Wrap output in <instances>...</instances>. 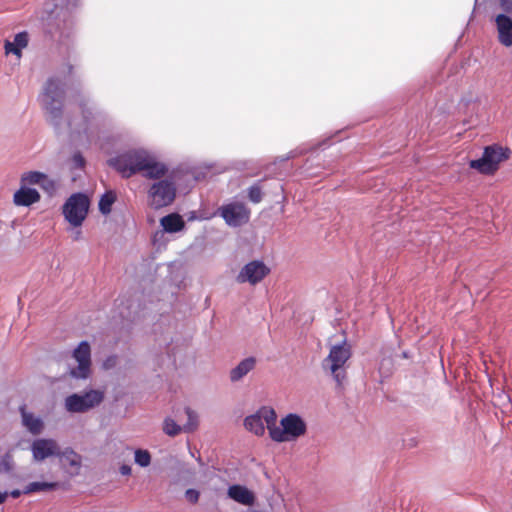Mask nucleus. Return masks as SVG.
I'll list each match as a JSON object with an SVG mask.
<instances>
[{
	"label": "nucleus",
	"mask_w": 512,
	"mask_h": 512,
	"mask_svg": "<svg viewBox=\"0 0 512 512\" xmlns=\"http://www.w3.org/2000/svg\"><path fill=\"white\" fill-rule=\"evenodd\" d=\"M57 463L70 476L78 475L81 469V457L75 450H58Z\"/></svg>",
	"instance_id": "nucleus-13"
},
{
	"label": "nucleus",
	"mask_w": 512,
	"mask_h": 512,
	"mask_svg": "<svg viewBox=\"0 0 512 512\" xmlns=\"http://www.w3.org/2000/svg\"><path fill=\"white\" fill-rule=\"evenodd\" d=\"M80 234H81V232L78 231L77 234H75V239H78Z\"/></svg>",
	"instance_id": "nucleus-39"
},
{
	"label": "nucleus",
	"mask_w": 512,
	"mask_h": 512,
	"mask_svg": "<svg viewBox=\"0 0 512 512\" xmlns=\"http://www.w3.org/2000/svg\"><path fill=\"white\" fill-rule=\"evenodd\" d=\"M14 467V461L10 453H6L0 460V473H8Z\"/></svg>",
	"instance_id": "nucleus-28"
},
{
	"label": "nucleus",
	"mask_w": 512,
	"mask_h": 512,
	"mask_svg": "<svg viewBox=\"0 0 512 512\" xmlns=\"http://www.w3.org/2000/svg\"><path fill=\"white\" fill-rule=\"evenodd\" d=\"M498 31V41L505 47L512 46V19L505 15L499 14L495 18Z\"/></svg>",
	"instance_id": "nucleus-14"
},
{
	"label": "nucleus",
	"mask_w": 512,
	"mask_h": 512,
	"mask_svg": "<svg viewBox=\"0 0 512 512\" xmlns=\"http://www.w3.org/2000/svg\"><path fill=\"white\" fill-rule=\"evenodd\" d=\"M22 414L23 425L33 434H39L43 429V422L40 418L35 417L32 413L25 411V406L20 408Z\"/></svg>",
	"instance_id": "nucleus-19"
},
{
	"label": "nucleus",
	"mask_w": 512,
	"mask_h": 512,
	"mask_svg": "<svg viewBox=\"0 0 512 512\" xmlns=\"http://www.w3.org/2000/svg\"><path fill=\"white\" fill-rule=\"evenodd\" d=\"M351 357V347L343 342L342 344L333 345L330 348L328 356L323 360L322 367L329 371L338 386H341L346 379V363Z\"/></svg>",
	"instance_id": "nucleus-4"
},
{
	"label": "nucleus",
	"mask_w": 512,
	"mask_h": 512,
	"mask_svg": "<svg viewBox=\"0 0 512 512\" xmlns=\"http://www.w3.org/2000/svg\"><path fill=\"white\" fill-rule=\"evenodd\" d=\"M104 400V392L90 390L84 394H72L65 399V408L72 413H84L98 406Z\"/></svg>",
	"instance_id": "nucleus-8"
},
{
	"label": "nucleus",
	"mask_w": 512,
	"mask_h": 512,
	"mask_svg": "<svg viewBox=\"0 0 512 512\" xmlns=\"http://www.w3.org/2000/svg\"><path fill=\"white\" fill-rule=\"evenodd\" d=\"M182 430L181 426L178 425L172 419H166L164 422V431L167 435L175 436Z\"/></svg>",
	"instance_id": "nucleus-27"
},
{
	"label": "nucleus",
	"mask_w": 512,
	"mask_h": 512,
	"mask_svg": "<svg viewBox=\"0 0 512 512\" xmlns=\"http://www.w3.org/2000/svg\"><path fill=\"white\" fill-rule=\"evenodd\" d=\"M120 473L122 475H130L131 473V466L130 465H127V464H123L121 467H120Z\"/></svg>",
	"instance_id": "nucleus-35"
},
{
	"label": "nucleus",
	"mask_w": 512,
	"mask_h": 512,
	"mask_svg": "<svg viewBox=\"0 0 512 512\" xmlns=\"http://www.w3.org/2000/svg\"><path fill=\"white\" fill-rule=\"evenodd\" d=\"M57 483L53 482H31L23 490L24 494H31L35 492H44L55 489Z\"/></svg>",
	"instance_id": "nucleus-21"
},
{
	"label": "nucleus",
	"mask_w": 512,
	"mask_h": 512,
	"mask_svg": "<svg viewBox=\"0 0 512 512\" xmlns=\"http://www.w3.org/2000/svg\"><path fill=\"white\" fill-rule=\"evenodd\" d=\"M44 178H45V175L43 173H40V172H37V171H31V172L25 173L21 177V182H22L23 185H26V184H38Z\"/></svg>",
	"instance_id": "nucleus-25"
},
{
	"label": "nucleus",
	"mask_w": 512,
	"mask_h": 512,
	"mask_svg": "<svg viewBox=\"0 0 512 512\" xmlns=\"http://www.w3.org/2000/svg\"><path fill=\"white\" fill-rule=\"evenodd\" d=\"M270 272V269L262 261L247 263L236 277L238 283H250L255 285L261 282Z\"/></svg>",
	"instance_id": "nucleus-12"
},
{
	"label": "nucleus",
	"mask_w": 512,
	"mask_h": 512,
	"mask_svg": "<svg viewBox=\"0 0 512 512\" xmlns=\"http://www.w3.org/2000/svg\"><path fill=\"white\" fill-rule=\"evenodd\" d=\"M109 165L123 177L129 178L137 173L149 179H161L168 172L164 163L144 150H131L109 160Z\"/></svg>",
	"instance_id": "nucleus-1"
},
{
	"label": "nucleus",
	"mask_w": 512,
	"mask_h": 512,
	"mask_svg": "<svg viewBox=\"0 0 512 512\" xmlns=\"http://www.w3.org/2000/svg\"><path fill=\"white\" fill-rule=\"evenodd\" d=\"M277 420L276 412L273 408L263 406L255 414L245 418L244 425L247 430L253 432L256 435H263L265 431V425L270 433V429L274 426Z\"/></svg>",
	"instance_id": "nucleus-9"
},
{
	"label": "nucleus",
	"mask_w": 512,
	"mask_h": 512,
	"mask_svg": "<svg viewBox=\"0 0 512 512\" xmlns=\"http://www.w3.org/2000/svg\"><path fill=\"white\" fill-rule=\"evenodd\" d=\"M40 200V194L37 190L21 187L15 192L13 201L17 206H30Z\"/></svg>",
	"instance_id": "nucleus-15"
},
{
	"label": "nucleus",
	"mask_w": 512,
	"mask_h": 512,
	"mask_svg": "<svg viewBox=\"0 0 512 512\" xmlns=\"http://www.w3.org/2000/svg\"><path fill=\"white\" fill-rule=\"evenodd\" d=\"M58 450H33V457L35 461H43L49 459L51 462H57Z\"/></svg>",
	"instance_id": "nucleus-23"
},
{
	"label": "nucleus",
	"mask_w": 512,
	"mask_h": 512,
	"mask_svg": "<svg viewBox=\"0 0 512 512\" xmlns=\"http://www.w3.org/2000/svg\"><path fill=\"white\" fill-rule=\"evenodd\" d=\"M72 161L76 168H83L85 165V159L80 152L73 155Z\"/></svg>",
	"instance_id": "nucleus-32"
},
{
	"label": "nucleus",
	"mask_w": 512,
	"mask_h": 512,
	"mask_svg": "<svg viewBox=\"0 0 512 512\" xmlns=\"http://www.w3.org/2000/svg\"><path fill=\"white\" fill-rule=\"evenodd\" d=\"M200 493L195 489H188L185 492V498L190 503H196L199 500Z\"/></svg>",
	"instance_id": "nucleus-31"
},
{
	"label": "nucleus",
	"mask_w": 512,
	"mask_h": 512,
	"mask_svg": "<svg viewBox=\"0 0 512 512\" xmlns=\"http://www.w3.org/2000/svg\"><path fill=\"white\" fill-rule=\"evenodd\" d=\"M510 154L509 148L492 144L484 148L481 158L471 160L469 167L480 174L492 176L499 170L500 164L510 157Z\"/></svg>",
	"instance_id": "nucleus-2"
},
{
	"label": "nucleus",
	"mask_w": 512,
	"mask_h": 512,
	"mask_svg": "<svg viewBox=\"0 0 512 512\" xmlns=\"http://www.w3.org/2000/svg\"><path fill=\"white\" fill-rule=\"evenodd\" d=\"M21 491L20 490H13L10 495L13 497V498H17L21 495Z\"/></svg>",
	"instance_id": "nucleus-36"
},
{
	"label": "nucleus",
	"mask_w": 512,
	"mask_h": 512,
	"mask_svg": "<svg viewBox=\"0 0 512 512\" xmlns=\"http://www.w3.org/2000/svg\"><path fill=\"white\" fill-rule=\"evenodd\" d=\"M185 412L188 417L187 424L184 425V430L186 431H193L197 427V415L190 409L186 408Z\"/></svg>",
	"instance_id": "nucleus-30"
},
{
	"label": "nucleus",
	"mask_w": 512,
	"mask_h": 512,
	"mask_svg": "<svg viewBox=\"0 0 512 512\" xmlns=\"http://www.w3.org/2000/svg\"><path fill=\"white\" fill-rule=\"evenodd\" d=\"M151 456L148 450H135V462L142 466L146 467L150 464Z\"/></svg>",
	"instance_id": "nucleus-26"
},
{
	"label": "nucleus",
	"mask_w": 512,
	"mask_h": 512,
	"mask_svg": "<svg viewBox=\"0 0 512 512\" xmlns=\"http://www.w3.org/2000/svg\"><path fill=\"white\" fill-rule=\"evenodd\" d=\"M256 360L254 357L243 359L235 368L230 371V380L237 382L246 376L255 368Z\"/></svg>",
	"instance_id": "nucleus-16"
},
{
	"label": "nucleus",
	"mask_w": 512,
	"mask_h": 512,
	"mask_svg": "<svg viewBox=\"0 0 512 512\" xmlns=\"http://www.w3.org/2000/svg\"><path fill=\"white\" fill-rule=\"evenodd\" d=\"M65 68H66L65 73L70 75L72 73V71H73V66L71 64H66Z\"/></svg>",
	"instance_id": "nucleus-37"
},
{
	"label": "nucleus",
	"mask_w": 512,
	"mask_h": 512,
	"mask_svg": "<svg viewBox=\"0 0 512 512\" xmlns=\"http://www.w3.org/2000/svg\"><path fill=\"white\" fill-rule=\"evenodd\" d=\"M248 197L253 203H259L262 200V188L259 184H254L249 188Z\"/></svg>",
	"instance_id": "nucleus-29"
},
{
	"label": "nucleus",
	"mask_w": 512,
	"mask_h": 512,
	"mask_svg": "<svg viewBox=\"0 0 512 512\" xmlns=\"http://www.w3.org/2000/svg\"><path fill=\"white\" fill-rule=\"evenodd\" d=\"M73 358L78 366L71 369L70 375L77 379H86L91 373V348L87 341H82L73 351Z\"/></svg>",
	"instance_id": "nucleus-10"
},
{
	"label": "nucleus",
	"mask_w": 512,
	"mask_h": 512,
	"mask_svg": "<svg viewBox=\"0 0 512 512\" xmlns=\"http://www.w3.org/2000/svg\"><path fill=\"white\" fill-rule=\"evenodd\" d=\"M27 32H20L15 35L14 42L5 41L4 49L6 54H15L21 56V50L28 45Z\"/></svg>",
	"instance_id": "nucleus-17"
},
{
	"label": "nucleus",
	"mask_w": 512,
	"mask_h": 512,
	"mask_svg": "<svg viewBox=\"0 0 512 512\" xmlns=\"http://www.w3.org/2000/svg\"><path fill=\"white\" fill-rule=\"evenodd\" d=\"M64 89L59 80L50 78L44 87L43 107L51 120L57 121L63 114Z\"/></svg>",
	"instance_id": "nucleus-5"
},
{
	"label": "nucleus",
	"mask_w": 512,
	"mask_h": 512,
	"mask_svg": "<svg viewBox=\"0 0 512 512\" xmlns=\"http://www.w3.org/2000/svg\"><path fill=\"white\" fill-rule=\"evenodd\" d=\"M220 216L229 226L238 227L249 220L250 211L242 203H230L221 206L219 209Z\"/></svg>",
	"instance_id": "nucleus-11"
},
{
	"label": "nucleus",
	"mask_w": 512,
	"mask_h": 512,
	"mask_svg": "<svg viewBox=\"0 0 512 512\" xmlns=\"http://www.w3.org/2000/svg\"><path fill=\"white\" fill-rule=\"evenodd\" d=\"M77 104L85 121L90 120L93 117V109L89 106L88 100L85 97L80 96L77 100Z\"/></svg>",
	"instance_id": "nucleus-24"
},
{
	"label": "nucleus",
	"mask_w": 512,
	"mask_h": 512,
	"mask_svg": "<svg viewBox=\"0 0 512 512\" xmlns=\"http://www.w3.org/2000/svg\"><path fill=\"white\" fill-rule=\"evenodd\" d=\"M116 201V194L108 191L102 195L99 201V210L102 214L107 215L111 212L112 205Z\"/></svg>",
	"instance_id": "nucleus-22"
},
{
	"label": "nucleus",
	"mask_w": 512,
	"mask_h": 512,
	"mask_svg": "<svg viewBox=\"0 0 512 512\" xmlns=\"http://www.w3.org/2000/svg\"><path fill=\"white\" fill-rule=\"evenodd\" d=\"M89 205V198L85 194L75 193L66 200L62 212L73 227H79L87 217Z\"/></svg>",
	"instance_id": "nucleus-6"
},
{
	"label": "nucleus",
	"mask_w": 512,
	"mask_h": 512,
	"mask_svg": "<svg viewBox=\"0 0 512 512\" xmlns=\"http://www.w3.org/2000/svg\"><path fill=\"white\" fill-rule=\"evenodd\" d=\"M500 6L505 12L512 13V0H500Z\"/></svg>",
	"instance_id": "nucleus-33"
},
{
	"label": "nucleus",
	"mask_w": 512,
	"mask_h": 512,
	"mask_svg": "<svg viewBox=\"0 0 512 512\" xmlns=\"http://www.w3.org/2000/svg\"><path fill=\"white\" fill-rule=\"evenodd\" d=\"M228 495L233 500L241 504H251L253 502V494L245 487L240 485L231 486L228 490Z\"/></svg>",
	"instance_id": "nucleus-18"
},
{
	"label": "nucleus",
	"mask_w": 512,
	"mask_h": 512,
	"mask_svg": "<svg viewBox=\"0 0 512 512\" xmlns=\"http://www.w3.org/2000/svg\"><path fill=\"white\" fill-rule=\"evenodd\" d=\"M176 197L175 183L168 180H159L148 191L149 205L154 209H160L170 205Z\"/></svg>",
	"instance_id": "nucleus-7"
},
{
	"label": "nucleus",
	"mask_w": 512,
	"mask_h": 512,
	"mask_svg": "<svg viewBox=\"0 0 512 512\" xmlns=\"http://www.w3.org/2000/svg\"><path fill=\"white\" fill-rule=\"evenodd\" d=\"M32 448L38 449V448H54V447L51 445L48 446L47 442H45V441H37V442L33 443Z\"/></svg>",
	"instance_id": "nucleus-34"
},
{
	"label": "nucleus",
	"mask_w": 512,
	"mask_h": 512,
	"mask_svg": "<svg viewBox=\"0 0 512 512\" xmlns=\"http://www.w3.org/2000/svg\"><path fill=\"white\" fill-rule=\"evenodd\" d=\"M161 225L169 233H175L182 230L185 226L184 220L179 214H169L161 219Z\"/></svg>",
	"instance_id": "nucleus-20"
},
{
	"label": "nucleus",
	"mask_w": 512,
	"mask_h": 512,
	"mask_svg": "<svg viewBox=\"0 0 512 512\" xmlns=\"http://www.w3.org/2000/svg\"><path fill=\"white\" fill-rule=\"evenodd\" d=\"M307 431L305 421L295 413H289L280 420V426L277 421L270 429V437L276 442H292L296 441L301 436H304Z\"/></svg>",
	"instance_id": "nucleus-3"
},
{
	"label": "nucleus",
	"mask_w": 512,
	"mask_h": 512,
	"mask_svg": "<svg viewBox=\"0 0 512 512\" xmlns=\"http://www.w3.org/2000/svg\"><path fill=\"white\" fill-rule=\"evenodd\" d=\"M7 493L0 492V504L3 503L6 500Z\"/></svg>",
	"instance_id": "nucleus-38"
}]
</instances>
